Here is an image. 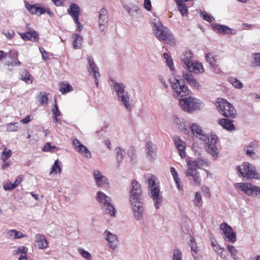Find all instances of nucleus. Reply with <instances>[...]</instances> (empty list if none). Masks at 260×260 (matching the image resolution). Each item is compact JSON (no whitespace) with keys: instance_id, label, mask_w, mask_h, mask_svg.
Here are the masks:
<instances>
[{"instance_id":"f257e3e1","label":"nucleus","mask_w":260,"mask_h":260,"mask_svg":"<svg viewBox=\"0 0 260 260\" xmlns=\"http://www.w3.org/2000/svg\"><path fill=\"white\" fill-rule=\"evenodd\" d=\"M175 82H171L172 88L176 94L174 97L181 96L179 100V105L183 111L187 113H192L200 109L201 103L199 100L189 95L190 91L188 87L185 85L183 80L175 79Z\"/></svg>"},{"instance_id":"f03ea898","label":"nucleus","mask_w":260,"mask_h":260,"mask_svg":"<svg viewBox=\"0 0 260 260\" xmlns=\"http://www.w3.org/2000/svg\"><path fill=\"white\" fill-rule=\"evenodd\" d=\"M129 203L137 220L142 219L144 211L142 190L141 185L136 180H133L129 191Z\"/></svg>"},{"instance_id":"7ed1b4c3","label":"nucleus","mask_w":260,"mask_h":260,"mask_svg":"<svg viewBox=\"0 0 260 260\" xmlns=\"http://www.w3.org/2000/svg\"><path fill=\"white\" fill-rule=\"evenodd\" d=\"M110 85L116 92L118 100L124 106L125 108L131 110L133 105L130 101L131 95L127 92L125 91V86L122 83L116 82L113 79H110Z\"/></svg>"},{"instance_id":"20e7f679","label":"nucleus","mask_w":260,"mask_h":260,"mask_svg":"<svg viewBox=\"0 0 260 260\" xmlns=\"http://www.w3.org/2000/svg\"><path fill=\"white\" fill-rule=\"evenodd\" d=\"M153 30L155 37L159 40L166 41L167 43L170 44H174L175 40L173 34L159 21H154Z\"/></svg>"},{"instance_id":"39448f33","label":"nucleus","mask_w":260,"mask_h":260,"mask_svg":"<svg viewBox=\"0 0 260 260\" xmlns=\"http://www.w3.org/2000/svg\"><path fill=\"white\" fill-rule=\"evenodd\" d=\"M236 170L239 173V176L241 175L247 179H258L259 175L256 172L255 167L252 164L246 162L241 166L236 167Z\"/></svg>"},{"instance_id":"423d86ee","label":"nucleus","mask_w":260,"mask_h":260,"mask_svg":"<svg viewBox=\"0 0 260 260\" xmlns=\"http://www.w3.org/2000/svg\"><path fill=\"white\" fill-rule=\"evenodd\" d=\"M219 113L222 116L231 118L236 116V110L234 107L226 100L221 99L216 105Z\"/></svg>"},{"instance_id":"0eeeda50","label":"nucleus","mask_w":260,"mask_h":260,"mask_svg":"<svg viewBox=\"0 0 260 260\" xmlns=\"http://www.w3.org/2000/svg\"><path fill=\"white\" fill-rule=\"evenodd\" d=\"M235 186L249 196L254 197L260 194V187L252 185L250 183H238L236 184Z\"/></svg>"},{"instance_id":"6e6552de","label":"nucleus","mask_w":260,"mask_h":260,"mask_svg":"<svg viewBox=\"0 0 260 260\" xmlns=\"http://www.w3.org/2000/svg\"><path fill=\"white\" fill-rule=\"evenodd\" d=\"M225 236L226 241L234 243L237 241L236 234L233 231V229L227 223H222L220 226Z\"/></svg>"},{"instance_id":"1a4fd4ad","label":"nucleus","mask_w":260,"mask_h":260,"mask_svg":"<svg viewBox=\"0 0 260 260\" xmlns=\"http://www.w3.org/2000/svg\"><path fill=\"white\" fill-rule=\"evenodd\" d=\"M149 194L154 201L155 208L159 209L163 200L162 197L160 196L159 186L157 185L156 187H152V188H150Z\"/></svg>"},{"instance_id":"9d476101","label":"nucleus","mask_w":260,"mask_h":260,"mask_svg":"<svg viewBox=\"0 0 260 260\" xmlns=\"http://www.w3.org/2000/svg\"><path fill=\"white\" fill-rule=\"evenodd\" d=\"M27 30L26 32L18 33L21 39L25 41H30L33 42H38L39 40L38 32L32 28H27Z\"/></svg>"},{"instance_id":"9b49d317","label":"nucleus","mask_w":260,"mask_h":260,"mask_svg":"<svg viewBox=\"0 0 260 260\" xmlns=\"http://www.w3.org/2000/svg\"><path fill=\"white\" fill-rule=\"evenodd\" d=\"M156 146L151 142L148 141L145 144L146 156L149 161H153L156 156Z\"/></svg>"},{"instance_id":"f8f14e48","label":"nucleus","mask_w":260,"mask_h":260,"mask_svg":"<svg viewBox=\"0 0 260 260\" xmlns=\"http://www.w3.org/2000/svg\"><path fill=\"white\" fill-rule=\"evenodd\" d=\"M104 235L105 239L109 244L110 247L113 250H115L117 247V244L119 241L117 236L108 230L105 231Z\"/></svg>"},{"instance_id":"ddd939ff","label":"nucleus","mask_w":260,"mask_h":260,"mask_svg":"<svg viewBox=\"0 0 260 260\" xmlns=\"http://www.w3.org/2000/svg\"><path fill=\"white\" fill-rule=\"evenodd\" d=\"M88 63H89V68L88 71L91 74H92L94 79H95V83L96 86H98V78L100 76V73L99 72V68L97 67L96 64L94 61L93 58L91 57H88L87 58Z\"/></svg>"},{"instance_id":"4468645a","label":"nucleus","mask_w":260,"mask_h":260,"mask_svg":"<svg viewBox=\"0 0 260 260\" xmlns=\"http://www.w3.org/2000/svg\"><path fill=\"white\" fill-rule=\"evenodd\" d=\"M190 130L192 134L197 138H199L202 141H205L207 139V135L203 133L201 126L197 123H193L190 125Z\"/></svg>"},{"instance_id":"2eb2a0df","label":"nucleus","mask_w":260,"mask_h":260,"mask_svg":"<svg viewBox=\"0 0 260 260\" xmlns=\"http://www.w3.org/2000/svg\"><path fill=\"white\" fill-rule=\"evenodd\" d=\"M123 7L128 14L133 17L137 18L142 16L141 9L136 5H124Z\"/></svg>"},{"instance_id":"dca6fc26","label":"nucleus","mask_w":260,"mask_h":260,"mask_svg":"<svg viewBox=\"0 0 260 260\" xmlns=\"http://www.w3.org/2000/svg\"><path fill=\"white\" fill-rule=\"evenodd\" d=\"M183 77L184 78V79H183V80H184L185 83V80H186V82H187V83L190 86L193 87L196 89H199V88L200 86L199 83L197 81V80L194 78L193 76L191 74H190V72L183 73ZM175 79H176L175 78L174 79V82L172 81L173 82H175ZM177 79L179 80L178 79ZM172 82V81L170 80V82Z\"/></svg>"},{"instance_id":"f3484780","label":"nucleus","mask_w":260,"mask_h":260,"mask_svg":"<svg viewBox=\"0 0 260 260\" xmlns=\"http://www.w3.org/2000/svg\"><path fill=\"white\" fill-rule=\"evenodd\" d=\"M181 62L184 67L186 69L192 62L193 54L190 51H186L180 56Z\"/></svg>"},{"instance_id":"a211bd4d","label":"nucleus","mask_w":260,"mask_h":260,"mask_svg":"<svg viewBox=\"0 0 260 260\" xmlns=\"http://www.w3.org/2000/svg\"><path fill=\"white\" fill-rule=\"evenodd\" d=\"M175 145L179 151V154L182 158L185 157V143L181 140L179 137H175L174 138Z\"/></svg>"},{"instance_id":"6ab92c4d","label":"nucleus","mask_w":260,"mask_h":260,"mask_svg":"<svg viewBox=\"0 0 260 260\" xmlns=\"http://www.w3.org/2000/svg\"><path fill=\"white\" fill-rule=\"evenodd\" d=\"M94 179L98 186L108 184L107 178L102 174L99 170H95L93 173Z\"/></svg>"},{"instance_id":"aec40b11","label":"nucleus","mask_w":260,"mask_h":260,"mask_svg":"<svg viewBox=\"0 0 260 260\" xmlns=\"http://www.w3.org/2000/svg\"><path fill=\"white\" fill-rule=\"evenodd\" d=\"M36 246L39 249H45L48 246V242L43 235L37 234L36 236Z\"/></svg>"},{"instance_id":"412c9836","label":"nucleus","mask_w":260,"mask_h":260,"mask_svg":"<svg viewBox=\"0 0 260 260\" xmlns=\"http://www.w3.org/2000/svg\"><path fill=\"white\" fill-rule=\"evenodd\" d=\"M67 11L68 13L71 16L73 20H77V18H79L80 13V8L76 4H71Z\"/></svg>"},{"instance_id":"4be33fe9","label":"nucleus","mask_w":260,"mask_h":260,"mask_svg":"<svg viewBox=\"0 0 260 260\" xmlns=\"http://www.w3.org/2000/svg\"><path fill=\"white\" fill-rule=\"evenodd\" d=\"M199 161L198 160H189L187 162L188 169L185 172V175L187 177H190L192 174V172L197 171L196 170L200 168Z\"/></svg>"},{"instance_id":"5701e85b","label":"nucleus","mask_w":260,"mask_h":260,"mask_svg":"<svg viewBox=\"0 0 260 260\" xmlns=\"http://www.w3.org/2000/svg\"><path fill=\"white\" fill-rule=\"evenodd\" d=\"M96 200L100 203L103 208L111 201V199L103 192L98 191L97 192Z\"/></svg>"},{"instance_id":"b1692460","label":"nucleus","mask_w":260,"mask_h":260,"mask_svg":"<svg viewBox=\"0 0 260 260\" xmlns=\"http://www.w3.org/2000/svg\"><path fill=\"white\" fill-rule=\"evenodd\" d=\"M186 69L190 72L194 73H202L204 72V68L201 63L192 62L189 66H187Z\"/></svg>"},{"instance_id":"393cba45","label":"nucleus","mask_w":260,"mask_h":260,"mask_svg":"<svg viewBox=\"0 0 260 260\" xmlns=\"http://www.w3.org/2000/svg\"><path fill=\"white\" fill-rule=\"evenodd\" d=\"M189 245L190 247L192 255L194 260H200V255L198 253L199 251L196 245L194 238L190 236Z\"/></svg>"},{"instance_id":"a878e982","label":"nucleus","mask_w":260,"mask_h":260,"mask_svg":"<svg viewBox=\"0 0 260 260\" xmlns=\"http://www.w3.org/2000/svg\"><path fill=\"white\" fill-rule=\"evenodd\" d=\"M233 122V120L228 118H222L219 120L218 123L224 129L231 131L235 129V126Z\"/></svg>"},{"instance_id":"bb28decb","label":"nucleus","mask_w":260,"mask_h":260,"mask_svg":"<svg viewBox=\"0 0 260 260\" xmlns=\"http://www.w3.org/2000/svg\"><path fill=\"white\" fill-rule=\"evenodd\" d=\"M206 61L210 64V68L215 72H217L218 65L216 63V60L212 53H207L205 56Z\"/></svg>"},{"instance_id":"cd10ccee","label":"nucleus","mask_w":260,"mask_h":260,"mask_svg":"<svg viewBox=\"0 0 260 260\" xmlns=\"http://www.w3.org/2000/svg\"><path fill=\"white\" fill-rule=\"evenodd\" d=\"M216 144L217 143L209 144V146H207V152L211 154L214 159H216L218 157L219 154V151L217 147Z\"/></svg>"},{"instance_id":"c85d7f7f","label":"nucleus","mask_w":260,"mask_h":260,"mask_svg":"<svg viewBox=\"0 0 260 260\" xmlns=\"http://www.w3.org/2000/svg\"><path fill=\"white\" fill-rule=\"evenodd\" d=\"M73 45L75 49H80L81 47L83 38L81 35L78 34H75L73 35Z\"/></svg>"},{"instance_id":"c756f323","label":"nucleus","mask_w":260,"mask_h":260,"mask_svg":"<svg viewBox=\"0 0 260 260\" xmlns=\"http://www.w3.org/2000/svg\"><path fill=\"white\" fill-rule=\"evenodd\" d=\"M99 23H108V11L105 8L101 9L99 16Z\"/></svg>"},{"instance_id":"7c9ffc66","label":"nucleus","mask_w":260,"mask_h":260,"mask_svg":"<svg viewBox=\"0 0 260 260\" xmlns=\"http://www.w3.org/2000/svg\"><path fill=\"white\" fill-rule=\"evenodd\" d=\"M115 151L116 152V160L117 161L118 166H119L120 162L122 161L125 154V152L124 150L120 147H117L116 148Z\"/></svg>"},{"instance_id":"2f4dec72","label":"nucleus","mask_w":260,"mask_h":260,"mask_svg":"<svg viewBox=\"0 0 260 260\" xmlns=\"http://www.w3.org/2000/svg\"><path fill=\"white\" fill-rule=\"evenodd\" d=\"M177 4V7L179 11L182 16L188 13V9L185 4H183L182 0H175Z\"/></svg>"},{"instance_id":"473e14b6","label":"nucleus","mask_w":260,"mask_h":260,"mask_svg":"<svg viewBox=\"0 0 260 260\" xmlns=\"http://www.w3.org/2000/svg\"><path fill=\"white\" fill-rule=\"evenodd\" d=\"M228 81L236 88L241 89L243 87V84L234 77H229Z\"/></svg>"},{"instance_id":"72a5a7b5","label":"nucleus","mask_w":260,"mask_h":260,"mask_svg":"<svg viewBox=\"0 0 260 260\" xmlns=\"http://www.w3.org/2000/svg\"><path fill=\"white\" fill-rule=\"evenodd\" d=\"M77 151L82 153L85 157L90 158L91 153L89 150L83 144H80L77 146Z\"/></svg>"},{"instance_id":"f704fd0d","label":"nucleus","mask_w":260,"mask_h":260,"mask_svg":"<svg viewBox=\"0 0 260 260\" xmlns=\"http://www.w3.org/2000/svg\"><path fill=\"white\" fill-rule=\"evenodd\" d=\"M60 87L59 91L62 93L64 94L72 90V87L67 82H62L60 84Z\"/></svg>"},{"instance_id":"c9c22d12","label":"nucleus","mask_w":260,"mask_h":260,"mask_svg":"<svg viewBox=\"0 0 260 260\" xmlns=\"http://www.w3.org/2000/svg\"><path fill=\"white\" fill-rule=\"evenodd\" d=\"M39 5V4L30 5L28 2L25 1V8L31 14H37Z\"/></svg>"},{"instance_id":"e433bc0d","label":"nucleus","mask_w":260,"mask_h":260,"mask_svg":"<svg viewBox=\"0 0 260 260\" xmlns=\"http://www.w3.org/2000/svg\"><path fill=\"white\" fill-rule=\"evenodd\" d=\"M170 172L171 173V174L173 176L174 180L177 185L178 189H181L180 180V179L178 178V173L177 172V171H176L174 167H171Z\"/></svg>"},{"instance_id":"4c0bfd02","label":"nucleus","mask_w":260,"mask_h":260,"mask_svg":"<svg viewBox=\"0 0 260 260\" xmlns=\"http://www.w3.org/2000/svg\"><path fill=\"white\" fill-rule=\"evenodd\" d=\"M42 150L44 152L54 153L58 150V148L55 146H51L50 142H47L42 148Z\"/></svg>"},{"instance_id":"58836bf2","label":"nucleus","mask_w":260,"mask_h":260,"mask_svg":"<svg viewBox=\"0 0 260 260\" xmlns=\"http://www.w3.org/2000/svg\"><path fill=\"white\" fill-rule=\"evenodd\" d=\"M102 208L104 209L110 216H115L116 212V209L112 205L111 202Z\"/></svg>"},{"instance_id":"ea45409f","label":"nucleus","mask_w":260,"mask_h":260,"mask_svg":"<svg viewBox=\"0 0 260 260\" xmlns=\"http://www.w3.org/2000/svg\"><path fill=\"white\" fill-rule=\"evenodd\" d=\"M236 30L232 29L226 25H222L220 33L222 34L235 35L236 34Z\"/></svg>"},{"instance_id":"a19ab883","label":"nucleus","mask_w":260,"mask_h":260,"mask_svg":"<svg viewBox=\"0 0 260 260\" xmlns=\"http://www.w3.org/2000/svg\"><path fill=\"white\" fill-rule=\"evenodd\" d=\"M227 248L232 258L234 260L239 259V257L237 255V250L235 247L232 245H228Z\"/></svg>"},{"instance_id":"79ce46f5","label":"nucleus","mask_w":260,"mask_h":260,"mask_svg":"<svg viewBox=\"0 0 260 260\" xmlns=\"http://www.w3.org/2000/svg\"><path fill=\"white\" fill-rule=\"evenodd\" d=\"M21 79L26 83L32 82L31 75L26 70L24 71L21 74Z\"/></svg>"},{"instance_id":"37998d69","label":"nucleus","mask_w":260,"mask_h":260,"mask_svg":"<svg viewBox=\"0 0 260 260\" xmlns=\"http://www.w3.org/2000/svg\"><path fill=\"white\" fill-rule=\"evenodd\" d=\"M218 138L215 135H211V137L209 138L208 136H207V139L204 141L206 144V147L209 146V144H215L217 143L218 141Z\"/></svg>"},{"instance_id":"c03bdc74","label":"nucleus","mask_w":260,"mask_h":260,"mask_svg":"<svg viewBox=\"0 0 260 260\" xmlns=\"http://www.w3.org/2000/svg\"><path fill=\"white\" fill-rule=\"evenodd\" d=\"M12 155V151L10 150H8L7 148H4V151L1 153V159L3 161H6Z\"/></svg>"},{"instance_id":"a18cd8bd","label":"nucleus","mask_w":260,"mask_h":260,"mask_svg":"<svg viewBox=\"0 0 260 260\" xmlns=\"http://www.w3.org/2000/svg\"><path fill=\"white\" fill-rule=\"evenodd\" d=\"M190 176L192 177L194 182L197 185L199 186L201 185V180L198 171L192 172V174Z\"/></svg>"},{"instance_id":"49530a36","label":"nucleus","mask_w":260,"mask_h":260,"mask_svg":"<svg viewBox=\"0 0 260 260\" xmlns=\"http://www.w3.org/2000/svg\"><path fill=\"white\" fill-rule=\"evenodd\" d=\"M78 251L81 254V255L86 260L91 259L92 256L88 251H86L81 248H79Z\"/></svg>"},{"instance_id":"de8ad7c7","label":"nucleus","mask_w":260,"mask_h":260,"mask_svg":"<svg viewBox=\"0 0 260 260\" xmlns=\"http://www.w3.org/2000/svg\"><path fill=\"white\" fill-rule=\"evenodd\" d=\"M178 128L184 133L187 134L189 132V130L190 129V125L189 123L184 121L182 124L178 126Z\"/></svg>"},{"instance_id":"09e8293b","label":"nucleus","mask_w":260,"mask_h":260,"mask_svg":"<svg viewBox=\"0 0 260 260\" xmlns=\"http://www.w3.org/2000/svg\"><path fill=\"white\" fill-rule=\"evenodd\" d=\"M200 15L205 20L209 22H211L213 19H214L213 17L212 16L209 15L207 13L202 11H200Z\"/></svg>"},{"instance_id":"8fccbe9b","label":"nucleus","mask_w":260,"mask_h":260,"mask_svg":"<svg viewBox=\"0 0 260 260\" xmlns=\"http://www.w3.org/2000/svg\"><path fill=\"white\" fill-rule=\"evenodd\" d=\"M61 169L58 164V160L55 161L52 168V172L55 174L60 173Z\"/></svg>"},{"instance_id":"3c124183","label":"nucleus","mask_w":260,"mask_h":260,"mask_svg":"<svg viewBox=\"0 0 260 260\" xmlns=\"http://www.w3.org/2000/svg\"><path fill=\"white\" fill-rule=\"evenodd\" d=\"M172 260H182V253L179 249H175L173 253Z\"/></svg>"},{"instance_id":"603ef678","label":"nucleus","mask_w":260,"mask_h":260,"mask_svg":"<svg viewBox=\"0 0 260 260\" xmlns=\"http://www.w3.org/2000/svg\"><path fill=\"white\" fill-rule=\"evenodd\" d=\"M136 148L134 146L130 147L128 151V155L131 158V161H133L136 156Z\"/></svg>"},{"instance_id":"864d4df0","label":"nucleus","mask_w":260,"mask_h":260,"mask_svg":"<svg viewBox=\"0 0 260 260\" xmlns=\"http://www.w3.org/2000/svg\"><path fill=\"white\" fill-rule=\"evenodd\" d=\"M202 198L201 194L199 192H197L194 200V203L196 206H200L201 205Z\"/></svg>"},{"instance_id":"5fc2aeb1","label":"nucleus","mask_w":260,"mask_h":260,"mask_svg":"<svg viewBox=\"0 0 260 260\" xmlns=\"http://www.w3.org/2000/svg\"><path fill=\"white\" fill-rule=\"evenodd\" d=\"M17 123H9L7 124V131L9 132H15L17 130Z\"/></svg>"},{"instance_id":"6e6d98bb","label":"nucleus","mask_w":260,"mask_h":260,"mask_svg":"<svg viewBox=\"0 0 260 260\" xmlns=\"http://www.w3.org/2000/svg\"><path fill=\"white\" fill-rule=\"evenodd\" d=\"M148 182L149 189L152 188V187H156L157 186L155 182V177L153 175H151L150 178L148 179Z\"/></svg>"},{"instance_id":"4d7b16f0","label":"nucleus","mask_w":260,"mask_h":260,"mask_svg":"<svg viewBox=\"0 0 260 260\" xmlns=\"http://www.w3.org/2000/svg\"><path fill=\"white\" fill-rule=\"evenodd\" d=\"M172 120L175 123L178 125V126L184 122V119L178 116H173Z\"/></svg>"},{"instance_id":"13d9d810","label":"nucleus","mask_w":260,"mask_h":260,"mask_svg":"<svg viewBox=\"0 0 260 260\" xmlns=\"http://www.w3.org/2000/svg\"><path fill=\"white\" fill-rule=\"evenodd\" d=\"M54 108L52 109V111L54 116H59L61 115V113L59 110L57 104L56 103V100L55 99V104L54 105Z\"/></svg>"},{"instance_id":"bf43d9fd","label":"nucleus","mask_w":260,"mask_h":260,"mask_svg":"<svg viewBox=\"0 0 260 260\" xmlns=\"http://www.w3.org/2000/svg\"><path fill=\"white\" fill-rule=\"evenodd\" d=\"M39 50L40 53L42 54V57L43 60H46L49 59V54L48 52H47L44 48L40 47H39Z\"/></svg>"},{"instance_id":"052dcab7","label":"nucleus","mask_w":260,"mask_h":260,"mask_svg":"<svg viewBox=\"0 0 260 260\" xmlns=\"http://www.w3.org/2000/svg\"><path fill=\"white\" fill-rule=\"evenodd\" d=\"M244 150L245 151L246 155L251 158L253 159H257L258 157V155L253 150L250 149H247L245 150V149Z\"/></svg>"},{"instance_id":"680f3d73","label":"nucleus","mask_w":260,"mask_h":260,"mask_svg":"<svg viewBox=\"0 0 260 260\" xmlns=\"http://www.w3.org/2000/svg\"><path fill=\"white\" fill-rule=\"evenodd\" d=\"M4 188L5 190H12L15 188V185L11 182H8L4 184Z\"/></svg>"},{"instance_id":"e2e57ef3","label":"nucleus","mask_w":260,"mask_h":260,"mask_svg":"<svg viewBox=\"0 0 260 260\" xmlns=\"http://www.w3.org/2000/svg\"><path fill=\"white\" fill-rule=\"evenodd\" d=\"M46 93L44 92V94H43L40 98L39 101L41 105L47 104L48 103V96Z\"/></svg>"},{"instance_id":"0e129e2a","label":"nucleus","mask_w":260,"mask_h":260,"mask_svg":"<svg viewBox=\"0 0 260 260\" xmlns=\"http://www.w3.org/2000/svg\"><path fill=\"white\" fill-rule=\"evenodd\" d=\"M14 232V239H19L21 238L25 237L26 236L24 235L21 232L16 231V230H13V231H11V233Z\"/></svg>"},{"instance_id":"69168bd1","label":"nucleus","mask_w":260,"mask_h":260,"mask_svg":"<svg viewBox=\"0 0 260 260\" xmlns=\"http://www.w3.org/2000/svg\"><path fill=\"white\" fill-rule=\"evenodd\" d=\"M144 7L148 11H150L151 10V2L150 0H144Z\"/></svg>"},{"instance_id":"338daca9","label":"nucleus","mask_w":260,"mask_h":260,"mask_svg":"<svg viewBox=\"0 0 260 260\" xmlns=\"http://www.w3.org/2000/svg\"><path fill=\"white\" fill-rule=\"evenodd\" d=\"M99 28L100 31L104 32V34H105L108 28V23H99Z\"/></svg>"},{"instance_id":"774afa93","label":"nucleus","mask_w":260,"mask_h":260,"mask_svg":"<svg viewBox=\"0 0 260 260\" xmlns=\"http://www.w3.org/2000/svg\"><path fill=\"white\" fill-rule=\"evenodd\" d=\"M3 34L6 36L8 39H11L13 38L14 35V32L12 30H9L7 31H4Z\"/></svg>"}]
</instances>
